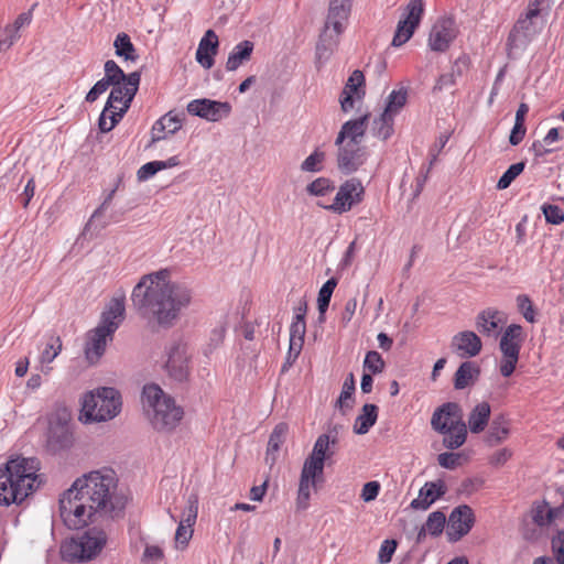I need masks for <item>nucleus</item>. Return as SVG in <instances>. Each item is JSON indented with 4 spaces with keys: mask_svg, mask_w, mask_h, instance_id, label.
I'll return each instance as SVG.
<instances>
[{
    "mask_svg": "<svg viewBox=\"0 0 564 564\" xmlns=\"http://www.w3.org/2000/svg\"><path fill=\"white\" fill-rule=\"evenodd\" d=\"M117 479L111 469L95 470L77 478L59 499L64 524L78 530L112 510Z\"/></svg>",
    "mask_w": 564,
    "mask_h": 564,
    "instance_id": "f257e3e1",
    "label": "nucleus"
},
{
    "mask_svg": "<svg viewBox=\"0 0 564 564\" xmlns=\"http://www.w3.org/2000/svg\"><path fill=\"white\" fill-rule=\"evenodd\" d=\"M131 300L139 314L149 323L169 328L192 302V290L174 282L171 272L162 269L145 274L133 288Z\"/></svg>",
    "mask_w": 564,
    "mask_h": 564,
    "instance_id": "f03ea898",
    "label": "nucleus"
},
{
    "mask_svg": "<svg viewBox=\"0 0 564 564\" xmlns=\"http://www.w3.org/2000/svg\"><path fill=\"white\" fill-rule=\"evenodd\" d=\"M36 458L11 457L0 467V505H19L32 495L42 482Z\"/></svg>",
    "mask_w": 564,
    "mask_h": 564,
    "instance_id": "7ed1b4c3",
    "label": "nucleus"
},
{
    "mask_svg": "<svg viewBox=\"0 0 564 564\" xmlns=\"http://www.w3.org/2000/svg\"><path fill=\"white\" fill-rule=\"evenodd\" d=\"M126 315V296H113L101 314L99 325L86 335L85 356L90 364H96L105 354L108 341L119 328Z\"/></svg>",
    "mask_w": 564,
    "mask_h": 564,
    "instance_id": "20e7f679",
    "label": "nucleus"
},
{
    "mask_svg": "<svg viewBox=\"0 0 564 564\" xmlns=\"http://www.w3.org/2000/svg\"><path fill=\"white\" fill-rule=\"evenodd\" d=\"M142 405L156 431L170 432L183 419V409L156 384H147L142 391Z\"/></svg>",
    "mask_w": 564,
    "mask_h": 564,
    "instance_id": "39448f33",
    "label": "nucleus"
},
{
    "mask_svg": "<svg viewBox=\"0 0 564 564\" xmlns=\"http://www.w3.org/2000/svg\"><path fill=\"white\" fill-rule=\"evenodd\" d=\"M127 79L128 82L111 85L112 89L98 120L101 132H109L117 126L138 91L141 79L140 73H130Z\"/></svg>",
    "mask_w": 564,
    "mask_h": 564,
    "instance_id": "423d86ee",
    "label": "nucleus"
},
{
    "mask_svg": "<svg viewBox=\"0 0 564 564\" xmlns=\"http://www.w3.org/2000/svg\"><path fill=\"white\" fill-rule=\"evenodd\" d=\"M121 410V397L115 388H99L87 392L82 402V417L85 422H105L113 419Z\"/></svg>",
    "mask_w": 564,
    "mask_h": 564,
    "instance_id": "0eeeda50",
    "label": "nucleus"
},
{
    "mask_svg": "<svg viewBox=\"0 0 564 564\" xmlns=\"http://www.w3.org/2000/svg\"><path fill=\"white\" fill-rule=\"evenodd\" d=\"M106 542V533L93 528L80 535L66 540L61 546V553L66 561L83 562L98 555Z\"/></svg>",
    "mask_w": 564,
    "mask_h": 564,
    "instance_id": "6e6552de",
    "label": "nucleus"
},
{
    "mask_svg": "<svg viewBox=\"0 0 564 564\" xmlns=\"http://www.w3.org/2000/svg\"><path fill=\"white\" fill-rule=\"evenodd\" d=\"M365 196V188L361 182L358 178H350L344 182L333 202L330 204H326L324 202H318L317 206L329 210L334 214H345L352 209L354 206L360 204Z\"/></svg>",
    "mask_w": 564,
    "mask_h": 564,
    "instance_id": "1a4fd4ad",
    "label": "nucleus"
},
{
    "mask_svg": "<svg viewBox=\"0 0 564 564\" xmlns=\"http://www.w3.org/2000/svg\"><path fill=\"white\" fill-rule=\"evenodd\" d=\"M424 14L423 0H410L401 19L398 22L394 36L392 39V46L400 47L405 44L414 34L416 28L420 25Z\"/></svg>",
    "mask_w": 564,
    "mask_h": 564,
    "instance_id": "9d476101",
    "label": "nucleus"
},
{
    "mask_svg": "<svg viewBox=\"0 0 564 564\" xmlns=\"http://www.w3.org/2000/svg\"><path fill=\"white\" fill-rule=\"evenodd\" d=\"M70 413L66 408L57 411L50 419L47 446L53 452L67 448L73 443V434L69 430Z\"/></svg>",
    "mask_w": 564,
    "mask_h": 564,
    "instance_id": "9b49d317",
    "label": "nucleus"
},
{
    "mask_svg": "<svg viewBox=\"0 0 564 564\" xmlns=\"http://www.w3.org/2000/svg\"><path fill=\"white\" fill-rule=\"evenodd\" d=\"M198 516V497L191 495L175 531L174 545L176 550H185L194 534V525Z\"/></svg>",
    "mask_w": 564,
    "mask_h": 564,
    "instance_id": "f8f14e48",
    "label": "nucleus"
},
{
    "mask_svg": "<svg viewBox=\"0 0 564 564\" xmlns=\"http://www.w3.org/2000/svg\"><path fill=\"white\" fill-rule=\"evenodd\" d=\"M352 2L354 0H329L324 35L327 36L328 32L332 30L335 34V44L347 26Z\"/></svg>",
    "mask_w": 564,
    "mask_h": 564,
    "instance_id": "ddd939ff",
    "label": "nucleus"
},
{
    "mask_svg": "<svg viewBox=\"0 0 564 564\" xmlns=\"http://www.w3.org/2000/svg\"><path fill=\"white\" fill-rule=\"evenodd\" d=\"M475 523V516L473 509L467 506L463 505L457 508H455L451 514L447 522V530L446 534L448 538V541L451 542H457L463 536L469 533L473 525Z\"/></svg>",
    "mask_w": 564,
    "mask_h": 564,
    "instance_id": "4468645a",
    "label": "nucleus"
},
{
    "mask_svg": "<svg viewBox=\"0 0 564 564\" xmlns=\"http://www.w3.org/2000/svg\"><path fill=\"white\" fill-rule=\"evenodd\" d=\"M165 369L169 376L177 381H183L188 376V352L186 344L175 341L166 351Z\"/></svg>",
    "mask_w": 564,
    "mask_h": 564,
    "instance_id": "2eb2a0df",
    "label": "nucleus"
},
{
    "mask_svg": "<svg viewBox=\"0 0 564 564\" xmlns=\"http://www.w3.org/2000/svg\"><path fill=\"white\" fill-rule=\"evenodd\" d=\"M456 23L451 18L438 19L431 29L429 46L434 52H445L457 36Z\"/></svg>",
    "mask_w": 564,
    "mask_h": 564,
    "instance_id": "dca6fc26",
    "label": "nucleus"
},
{
    "mask_svg": "<svg viewBox=\"0 0 564 564\" xmlns=\"http://www.w3.org/2000/svg\"><path fill=\"white\" fill-rule=\"evenodd\" d=\"M187 112L208 121H219L230 113L231 107L228 102H220L210 99H194L187 104Z\"/></svg>",
    "mask_w": 564,
    "mask_h": 564,
    "instance_id": "f3484780",
    "label": "nucleus"
},
{
    "mask_svg": "<svg viewBox=\"0 0 564 564\" xmlns=\"http://www.w3.org/2000/svg\"><path fill=\"white\" fill-rule=\"evenodd\" d=\"M365 95V76L361 70L356 69L348 77L340 95L339 102L341 110L349 112L354 109L356 102L362 101Z\"/></svg>",
    "mask_w": 564,
    "mask_h": 564,
    "instance_id": "a211bd4d",
    "label": "nucleus"
},
{
    "mask_svg": "<svg viewBox=\"0 0 564 564\" xmlns=\"http://www.w3.org/2000/svg\"><path fill=\"white\" fill-rule=\"evenodd\" d=\"M338 147L337 163L345 174L357 171L366 162V151L356 142H344Z\"/></svg>",
    "mask_w": 564,
    "mask_h": 564,
    "instance_id": "6ab92c4d",
    "label": "nucleus"
},
{
    "mask_svg": "<svg viewBox=\"0 0 564 564\" xmlns=\"http://www.w3.org/2000/svg\"><path fill=\"white\" fill-rule=\"evenodd\" d=\"M545 18L543 12L528 4L525 13L518 19L510 36L516 37L518 34H522L525 39L533 37L544 26Z\"/></svg>",
    "mask_w": 564,
    "mask_h": 564,
    "instance_id": "aec40b11",
    "label": "nucleus"
},
{
    "mask_svg": "<svg viewBox=\"0 0 564 564\" xmlns=\"http://www.w3.org/2000/svg\"><path fill=\"white\" fill-rule=\"evenodd\" d=\"M451 347L460 358H473L480 354L482 343L480 337L473 330H463L454 335Z\"/></svg>",
    "mask_w": 564,
    "mask_h": 564,
    "instance_id": "412c9836",
    "label": "nucleus"
},
{
    "mask_svg": "<svg viewBox=\"0 0 564 564\" xmlns=\"http://www.w3.org/2000/svg\"><path fill=\"white\" fill-rule=\"evenodd\" d=\"M463 421L462 409L457 403L448 402L437 408L431 419L432 429L438 433Z\"/></svg>",
    "mask_w": 564,
    "mask_h": 564,
    "instance_id": "4be33fe9",
    "label": "nucleus"
},
{
    "mask_svg": "<svg viewBox=\"0 0 564 564\" xmlns=\"http://www.w3.org/2000/svg\"><path fill=\"white\" fill-rule=\"evenodd\" d=\"M446 486L444 481H429L419 491L417 498L411 501V508L415 510L429 509L437 499L444 496Z\"/></svg>",
    "mask_w": 564,
    "mask_h": 564,
    "instance_id": "5701e85b",
    "label": "nucleus"
},
{
    "mask_svg": "<svg viewBox=\"0 0 564 564\" xmlns=\"http://www.w3.org/2000/svg\"><path fill=\"white\" fill-rule=\"evenodd\" d=\"M218 36L213 30L206 31L204 36L200 39L197 51L196 61L206 69H209L214 65V57L218 52Z\"/></svg>",
    "mask_w": 564,
    "mask_h": 564,
    "instance_id": "b1692460",
    "label": "nucleus"
},
{
    "mask_svg": "<svg viewBox=\"0 0 564 564\" xmlns=\"http://www.w3.org/2000/svg\"><path fill=\"white\" fill-rule=\"evenodd\" d=\"M507 321L506 314L497 308L488 307L476 317L477 329L486 336L496 335L500 325Z\"/></svg>",
    "mask_w": 564,
    "mask_h": 564,
    "instance_id": "393cba45",
    "label": "nucleus"
},
{
    "mask_svg": "<svg viewBox=\"0 0 564 564\" xmlns=\"http://www.w3.org/2000/svg\"><path fill=\"white\" fill-rule=\"evenodd\" d=\"M369 115L366 113L358 119L345 122L337 135L336 145L344 142H356L360 145L361 139L366 132Z\"/></svg>",
    "mask_w": 564,
    "mask_h": 564,
    "instance_id": "a878e982",
    "label": "nucleus"
},
{
    "mask_svg": "<svg viewBox=\"0 0 564 564\" xmlns=\"http://www.w3.org/2000/svg\"><path fill=\"white\" fill-rule=\"evenodd\" d=\"M525 339L523 328L519 324L509 325L501 335L499 349L501 354L519 355Z\"/></svg>",
    "mask_w": 564,
    "mask_h": 564,
    "instance_id": "bb28decb",
    "label": "nucleus"
},
{
    "mask_svg": "<svg viewBox=\"0 0 564 564\" xmlns=\"http://www.w3.org/2000/svg\"><path fill=\"white\" fill-rule=\"evenodd\" d=\"M182 128V120L176 116L169 112L161 117L151 129V141L158 142L165 139L167 135L174 134Z\"/></svg>",
    "mask_w": 564,
    "mask_h": 564,
    "instance_id": "cd10ccee",
    "label": "nucleus"
},
{
    "mask_svg": "<svg viewBox=\"0 0 564 564\" xmlns=\"http://www.w3.org/2000/svg\"><path fill=\"white\" fill-rule=\"evenodd\" d=\"M510 420L505 415H497L489 427L486 435V443L490 446L505 442L510 435Z\"/></svg>",
    "mask_w": 564,
    "mask_h": 564,
    "instance_id": "c85d7f7f",
    "label": "nucleus"
},
{
    "mask_svg": "<svg viewBox=\"0 0 564 564\" xmlns=\"http://www.w3.org/2000/svg\"><path fill=\"white\" fill-rule=\"evenodd\" d=\"M491 414V406L488 402L478 403L469 413L468 427L471 433L478 434L488 425Z\"/></svg>",
    "mask_w": 564,
    "mask_h": 564,
    "instance_id": "c756f323",
    "label": "nucleus"
},
{
    "mask_svg": "<svg viewBox=\"0 0 564 564\" xmlns=\"http://www.w3.org/2000/svg\"><path fill=\"white\" fill-rule=\"evenodd\" d=\"M254 45L251 41H242L238 43L230 52L226 62V69L229 72L236 70L240 65L251 58Z\"/></svg>",
    "mask_w": 564,
    "mask_h": 564,
    "instance_id": "7c9ffc66",
    "label": "nucleus"
},
{
    "mask_svg": "<svg viewBox=\"0 0 564 564\" xmlns=\"http://www.w3.org/2000/svg\"><path fill=\"white\" fill-rule=\"evenodd\" d=\"M288 433L289 425L284 422L276 424L275 427L273 429L269 437L265 457L267 462H270L271 465L274 464L281 446L286 440Z\"/></svg>",
    "mask_w": 564,
    "mask_h": 564,
    "instance_id": "2f4dec72",
    "label": "nucleus"
},
{
    "mask_svg": "<svg viewBox=\"0 0 564 564\" xmlns=\"http://www.w3.org/2000/svg\"><path fill=\"white\" fill-rule=\"evenodd\" d=\"M445 523L446 517L442 511H434L430 513L426 522L422 525L417 533L416 541L422 542L426 534L438 536L443 532Z\"/></svg>",
    "mask_w": 564,
    "mask_h": 564,
    "instance_id": "473e14b6",
    "label": "nucleus"
},
{
    "mask_svg": "<svg viewBox=\"0 0 564 564\" xmlns=\"http://www.w3.org/2000/svg\"><path fill=\"white\" fill-rule=\"evenodd\" d=\"M443 434V445L448 449H457L464 445L467 438V425L464 421L449 427Z\"/></svg>",
    "mask_w": 564,
    "mask_h": 564,
    "instance_id": "72a5a7b5",
    "label": "nucleus"
},
{
    "mask_svg": "<svg viewBox=\"0 0 564 564\" xmlns=\"http://www.w3.org/2000/svg\"><path fill=\"white\" fill-rule=\"evenodd\" d=\"M336 443V435L322 434L317 437L310 456L325 464V460L334 455L335 451L333 447Z\"/></svg>",
    "mask_w": 564,
    "mask_h": 564,
    "instance_id": "f704fd0d",
    "label": "nucleus"
},
{
    "mask_svg": "<svg viewBox=\"0 0 564 564\" xmlns=\"http://www.w3.org/2000/svg\"><path fill=\"white\" fill-rule=\"evenodd\" d=\"M378 419V406L375 404H365L361 413L356 417L354 432L356 434H366L375 425Z\"/></svg>",
    "mask_w": 564,
    "mask_h": 564,
    "instance_id": "c9c22d12",
    "label": "nucleus"
},
{
    "mask_svg": "<svg viewBox=\"0 0 564 564\" xmlns=\"http://www.w3.org/2000/svg\"><path fill=\"white\" fill-rule=\"evenodd\" d=\"M479 375V367L473 361L463 362L455 372L454 386L456 389H465L471 384Z\"/></svg>",
    "mask_w": 564,
    "mask_h": 564,
    "instance_id": "e433bc0d",
    "label": "nucleus"
},
{
    "mask_svg": "<svg viewBox=\"0 0 564 564\" xmlns=\"http://www.w3.org/2000/svg\"><path fill=\"white\" fill-rule=\"evenodd\" d=\"M393 123H394V118L382 111V113L378 118H376L372 122V127H371L372 134L380 140L389 139L393 134V131H394Z\"/></svg>",
    "mask_w": 564,
    "mask_h": 564,
    "instance_id": "4c0bfd02",
    "label": "nucleus"
},
{
    "mask_svg": "<svg viewBox=\"0 0 564 564\" xmlns=\"http://www.w3.org/2000/svg\"><path fill=\"white\" fill-rule=\"evenodd\" d=\"M406 100V89L401 88L399 90H392L387 98V105L384 107L383 112L394 118L405 106Z\"/></svg>",
    "mask_w": 564,
    "mask_h": 564,
    "instance_id": "58836bf2",
    "label": "nucleus"
},
{
    "mask_svg": "<svg viewBox=\"0 0 564 564\" xmlns=\"http://www.w3.org/2000/svg\"><path fill=\"white\" fill-rule=\"evenodd\" d=\"M324 465L319 459L308 456L303 464L301 477L322 482L324 480Z\"/></svg>",
    "mask_w": 564,
    "mask_h": 564,
    "instance_id": "ea45409f",
    "label": "nucleus"
},
{
    "mask_svg": "<svg viewBox=\"0 0 564 564\" xmlns=\"http://www.w3.org/2000/svg\"><path fill=\"white\" fill-rule=\"evenodd\" d=\"M116 54L120 57H124L127 61H135L138 55L135 48L131 42L130 36L127 33H119L113 42Z\"/></svg>",
    "mask_w": 564,
    "mask_h": 564,
    "instance_id": "a19ab883",
    "label": "nucleus"
},
{
    "mask_svg": "<svg viewBox=\"0 0 564 564\" xmlns=\"http://www.w3.org/2000/svg\"><path fill=\"white\" fill-rule=\"evenodd\" d=\"M318 482L307 478L300 477L296 508L297 510H306L310 506L311 489H316Z\"/></svg>",
    "mask_w": 564,
    "mask_h": 564,
    "instance_id": "79ce46f5",
    "label": "nucleus"
},
{
    "mask_svg": "<svg viewBox=\"0 0 564 564\" xmlns=\"http://www.w3.org/2000/svg\"><path fill=\"white\" fill-rule=\"evenodd\" d=\"M334 189V183L327 177H317L306 186L307 194L316 197H324Z\"/></svg>",
    "mask_w": 564,
    "mask_h": 564,
    "instance_id": "37998d69",
    "label": "nucleus"
},
{
    "mask_svg": "<svg viewBox=\"0 0 564 564\" xmlns=\"http://www.w3.org/2000/svg\"><path fill=\"white\" fill-rule=\"evenodd\" d=\"M336 285L337 281L334 278H332L323 284L318 292L317 306L321 317L325 314L329 306V302Z\"/></svg>",
    "mask_w": 564,
    "mask_h": 564,
    "instance_id": "c03bdc74",
    "label": "nucleus"
},
{
    "mask_svg": "<svg viewBox=\"0 0 564 564\" xmlns=\"http://www.w3.org/2000/svg\"><path fill=\"white\" fill-rule=\"evenodd\" d=\"M552 547L555 555L553 558H538L534 564H564V531L552 540Z\"/></svg>",
    "mask_w": 564,
    "mask_h": 564,
    "instance_id": "a18cd8bd",
    "label": "nucleus"
},
{
    "mask_svg": "<svg viewBox=\"0 0 564 564\" xmlns=\"http://www.w3.org/2000/svg\"><path fill=\"white\" fill-rule=\"evenodd\" d=\"M127 76L115 61L109 59L105 63V77L102 79L109 86L128 82Z\"/></svg>",
    "mask_w": 564,
    "mask_h": 564,
    "instance_id": "49530a36",
    "label": "nucleus"
},
{
    "mask_svg": "<svg viewBox=\"0 0 564 564\" xmlns=\"http://www.w3.org/2000/svg\"><path fill=\"white\" fill-rule=\"evenodd\" d=\"M356 386L354 375L350 373L344 381L341 392L337 400L338 406L340 409H350L352 406V395L355 393Z\"/></svg>",
    "mask_w": 564,
    "mask_h": 564,
    "instance_id": "de8ad7c7",
    "label": "nucleus"
},
{
    "mask_svg": "<svg viewBox=\"0 0 564 564\" xmlns=\"http://www.w3.org/2000/svg\"><path fill=\"white\" fill-rule=\"evenodd\" d=\"M305 333H306L305 321H301L300 318H297V321L293 319V322L290 326V341H291L292 350L295 351L299 349V346H303Z\"/></svg>",
    "mask_w": 564,
    "mask_h": 564,
    "instance_id": "09e8293b",
    "label": "nucleus"
},
{
    "mask_svg": "<svg viewBox=\"0 0 564 564\" xmlns=\"http://www.w3.org/2000/svg\"><path fill=\"white\" fill-rule=\"evenodd\" d=\"M525 167L524 162H518L508 167L497 183L498 189L508 188L511 183L523 172Z\"/></svg>",
    "mask_w": 564,
    "mask_h": 564,
    "instance_id": "8fccbe9b",
    "label": "nucleus"
},
{
    "mask_svg": "<svg viewBox=\"0 0 564 564\" xmlns=\"http://www.w3.org/2000/svg\"><path fill=\"white\" fill-rule=\"evenodd\" d=\"M384 367L386 362L378 351L371 350L366 354L364 369L368 370L369 373H381L384 370Z\"/></svg>",
    "mask_w": 564,
    "mask_h": 564,
    "instance_id": "3c124183",
    "label": "nucleus"
},
{
    "mask_svg": "<svg viewBox=\"0 0 564 564\" xmlns=\"http://www.w3.org/2000/svg\"><path fill=\"white\" fill-rule=\"evenodd\" d=\"M516 301L517 308L524 319L529 323H534L536 311L531 299L527 294H520L517 296Z\"/></svg>",
    "mask_w": 564,
    "mask_h": 564,
    "instance_id": "603ef678",
    "label": "nucleus"
},
{
    "mask_svg": "<svg viewBox=\"0 0 564 564\" xmlns=\"http://www.w3.org/2000/svg\"><path fill=\"white\" fill-rule=\"evenodd\" d=\"M440 466L446 469H455L467 462V456L463 453H441L437 456Z\"/></svg>",
    "mask_w": 564,
    "mask_h": 564,
    "instance_id": "864d4df0",
    "label": "nucleus"
},
{
    "mask_svg": "<svg viewBox=\"0 0 564 564\" xmlns=\"http://www.w3.org/2000/svg\"><path fill=\"white\" fill-rule=\"evenodd\" d=\"M325 160V153L315 150L311 153L301 164V169L304 172H319L323 170V162Z\"/></svg>",
    "mask_w": 564,
    "mask_h": 564,
    "instance_id": "5fc2aeb1",
    "label": "nucleus"
},
{
    "mask_svg": "<svg viewBox=\"0 0 564 564\" xmlns=\"http://www.w3.org/2000/svg\"><path fill=\"white\" fill-rule=\"evenodd\" d=\"M541 209L546 223L552 225H561L564 223V212L560 206L543 204Z\"/></svg>",
    "mask_w": 564,
    "mask_h": 564,
    "instance_id": "6e6d98bb",
    "label": "nucleus"
},
{
    "mask_svg": "<svg viewBox=\"0 0 564 564\" xmlns=\"http://www.w3.org/2000/svg\"><path fill=\"white\" fill-rule=\"evenodd\" d=\"M62 350V340L59 337H52L46 348L41 354L42 364H51Z\"/></svg>",
    "mask_w": 564,
    "mask_h": 564,
    "instance_id": "4d7b16f0",
    "label": "nucleus"
},
{
    "mask_svg": "<svg viewBox=\"0 0 564 564\" xmlns=\"http://www.w3.org/2000/svg\"><path fill=\"white\" fill-rule=\"evenodd\" d=\"M519 357V355L501 354L499 371L502 377L509 378L514 372Z\"/></svg>",
    "mask_w": 564,
    "mask_h": 564,
    "instance_id": "13d9d810",
    "label": "nucleus"
},
{
    "mask_svg": "<svg viewBox=\"0 0 564 564\" xmlns=\"http://www.w3.org/2000/svg\"><path fill=\"white\" fill-rule=\"evenodd\" d=\"M560 139H561V137H560L558 128H551L549 130V132L546 133V135L543 138L542 143L539 147L536 144H534L536 154L543 155V154L552 152L554 150L552 148H543V149H541V148L542 147H551L553 143L560 141Z\"/></svg>",
    "mask_w": 564,
    "mask_h": 564,
    "instance_id": "bf43d9fd",
    "label": "nucleus"
},
{
    "mask_svg": "<svg viewBox=\"0 0 564 564\" xmlns=\"http://www.w3.org/2000/svg\"><path fill=\"white\" fill-rule=\"evenodd\" d=\"M20 37L19 33L10 24L0 30V52L11 47Z\"/></svg>",
    "mask_w": 564,
    "mask_h": 564,
    "instance_id": "052dcab7",
    "label": "nucleus"
},
{
    "mask_svg": "<svg viewBox=\"0 0 564 564\" xmlns=\"http://www.w3.org/2000/svg\"><path fill=\"white\" fill-rule=\"evenodd\" d=\"M164 558V552L159 545H147L141 557L143 564H156Z\"/></svg>",
    "mask_w": 564,
    "mask_h": 564,
    "instance_id": "680f3d73",
    "label": "nucleus"
},
{
    "mask_svg": "<svg viewBox=\"0 0 564 564\" xmlns=\"http://www.w3.org/2000/svg\"><path fill=\"white\" fill-rule=\"evenodd\" d=\"M397 550V542L394 540H384L380 546L378 561L380 564H387L391 561L393 553Z\"/></svg>",
    "mask_w": 564,
    "mask_h": 564,
    "instance_id": "e2e57ef3",
    "label": "nucleus"
},
{
    "mask_svg": "<svg viewBox=\"0 0 564 564\" xmlns=\"http://www.w3.org/2000/svg\"><path fill=\"white\" fill-rule=\"evenodd\" d=\"M161 171L160 161H152L143 164L138 170V180L139 181H147L148 178L152 177L155 173Z\"/></svg>",
    "mask_w": 564,
    "mask_h": 564,
    "instance_id": "0e129e2a",
    "label": "nucleus"
},
{
    "mask_svg": "<svg viewBox=\"0 0 564 564\" xmlns=\"http://www.w3.org/2000/svg\"><path fill=\"white\" fill-rule=\"evenodd\" d=\"M455 84H456V76L453 72L442 74L438 76V78L435 82V85L433 86V93H440L444 89L453 87Z\"/></svg>",
    "mask_w": 564,
    "mask_h": 564,
    "instance_id": "69168bd1",
    "label": "nucleus"
},
{
    "mask_svg": "<svg viewBox=\"0 0 564 564\" xmlns=\"http://www.w3.org/2000/svg\"><path fill=\"white\" fill-rule=\"evenodd\" d=\"M512 457V451L503 447L498 451H496L490 457H489V464L499 467L505 465L510 458Z\"/></svg>",
    "mask_w": 564,
    "mask_h": 564,
    "instance_id": "338daca9",
    "label": "nucleus"
},
{
    "mask_svg": "<svg viewBox=\"0 0 564 564\" xmlns=\"http://www.w3.org/2000/svg\"><path fill=\"white\" fill-rule=\"evenodd\" d=\"M380 491V484L378 481H369L364 485L361 490V499L366 502L375 500Z\"/></svg>",
    "mask_w": 564,
    "mask_h": 564,
    "instance_id": "774afa93",
    "label": "nucleus"
}]
</instances>
